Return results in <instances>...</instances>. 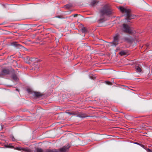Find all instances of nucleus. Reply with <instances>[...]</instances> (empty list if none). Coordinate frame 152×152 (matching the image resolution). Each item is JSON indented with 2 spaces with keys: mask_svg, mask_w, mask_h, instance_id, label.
I'll return each instance as SVG.
<instances>
[{
  "mask_svg": "<svg viewBox=\"0 0 152 152\" xmlns=\"http://www.w3.org/2000/svg\"><path fill=\"white\" fill-rule=\"evenodd\" d=\"M140 145L143 148H144L145 146H144L143 145L140 144Z\"/></svg>",
  "mask_w": 152,
  "mask_h": 152,
  "instance_id": "obj_21",
  "label": "nucleus"
},
{
  "mask_svg": "<svg viewBox=\"0 0 152 152\" xmlns=\"http://www.w3.org/2000/svg\"><path fill=\"white\" fill-rule=\"evenodd\" d=\"M12 77L13 79L17 81L18 80V77L15 74H14L13 75Z\"/></svg>",
  "mask_w": 152,
  "mask_h": 152,
  "instance_id": "obj_13",
  "label": "nucleus"
},
{
  "mask_svg": "<svg viewBox=\"0 0 152 152\" xmlns=\"http://www.w3.org/2000/svg\"><path fill=\"white\" fill-rule=\"evenodd\" d=\"M119 54L123 56L126 54V53L124 51H121L119 53Z\"/></svg>",
  "mask_w": 152,
  "mask_h": 152,
  "instance_id": "obj_14",
  "label": "nucleus"
},
{
  "mask_svg": "<svg viewBox=\"0 0 152 152\" xmlns=\"http://www.w3.org/2000/svg\"><path fill=\"white\" fill-rule=\"evenodd\" d=\"M70 147V145L68 144L58 150L55 149H45V152H68V149Z\"/></svg>",
  "mask_w": 152,
  "mask_h": 152,
  "instance_id": "obj_3",
  "label": "nucleus"
},
{
  "mask_svg": "<svg viewBox=\"0 0 152 152\" xmlns=\"http://www.w3.org/2000/svg\"><path fill=\"white\" fill-rule=\"evenodd\" d=\"M135 69L137 71V72H140L141 71V69L140 67L138 66L135 67Z\"/></svg>",
  "mask_w": 152,
  "mask_h": 152,
  "instance_id": "obj_12",
  "label": "nucleus"
},
{
  "mask_svg": "<svg viewBox=\"0 0 152 152\" xmlns=\"http://www.w3.org/2000/svg\"><path fill=\"white\" fill-rule=\"evenodd\" d=\"M6 147H7V148H9V146H6Z\"/></svg>",
  "mask_w": 152,
  "mask_h": 152,
  "instance_id": "obj_25",
  "label": "nucleus"
},
{
  "mask_svg": "<svg viewBox=\"0 0 152 152\" xmlns=\"http://www.w3.org/2000/svg\"><path fill=\"white\" fill-rule=\"evenodd\" d=\"M122 30L124 32L129 34L133 33V31L126 24H124L123 25Z\"/></svg>",
  "mask_w": 152,
  "mask_h": 152,
  "instance_id": "obj_5",
  "label": "nucleus"
},
{
  "mask_svg": "<svg viewBox=\"0 0 152 152\" xmlns=\"http://www.w3.org/2000/svg\"><path fill=\"white\" fill-rule=\"evenodd\" d=\"M77 116L80 118H83L86 117V115L85 114L83 113H80L77 114Z\"/></svg>",
  "mask_w": 152,
  "mask_h": 152,
  "instance_id": "obj_10",
  "label": "nucleus"
},
{
  "mask_svg": "<svg viewBox=\"0 0 152 152\" xmlns=\"http://www.w3.org/2000/svg\"><path fill=\"white\" fill-rule=\"evenodd\" d=\"M66 7L67 8H69L70 7V5L69 4H66L65 5Z\"/></svg>",
  "mask_w": 152,
  "mask_h": 152,
  "instance_id": "obj_19",
  "label": "nucleus"
},
{
  "mask_svg": "<svg viewBox=\"0 0 152 152\" xmlns=\"http://www.w3.org/2000/svg\"><path fill=\"white\" fill-rule=\"evenodd\" d=\"M76 15H77L76 14H75V15H74V17H75V16H76Z\"/></svg>",
  "mask_w": 152,
  "mask_h": 152,
  "instance_id": "obj_28",
  "label": "nucleus"
},
{
  "mask_svg": "<svg viewBox=\"0 0 152 152\" xmlns=\"http://www.w3.org/2000/svg\"><path fill=\"white\" fill-rule=\"evenodd\" d=\"M113 13L108 5H105L100 11V18L99 20V23L104 22L106 15H109Z\"/></svg>",
  "mask_w": 152,
  "mask_h": 152,
  "instance_id": "obj_1",
  "label": "nucleus"
},
{
  "mask_svg": "<svg viewBox=\"0 0 152 152\" xmlns=\"http://www.w3.org/2000/svg\"><path fill=\"white\" fill-rule=\"evenodd\" d=\"M148 151H150V150L149 149H148Z\"/></svg>",
  "mask_w": 152,
  "mask_h": 152,
  "instance_id": "obj_27",
  "label": "nucleus"
},
{
  "mask_svg": "<svg viewBox=\"0 0 152 152\" xmlns=\"http://www.w3.org/2000/svg\"><path fill=\"white\" fill-rule=\"evenodd\" d=\"M34 94L35 96H39L41 95V94L40 93L37 92H35Z\"/></svg>",
  "mask_w": 152,
  "mask_h": 152,
  "instance_id": "obj_16",
  "label": "nucleus"
},
{
  "mask_svg": "<svg viewBox=\"0 0 152 152\" xmlns=\"http://www.w3.org/2000/svg\"><path fill=\"white\" fill-rule=\"evenodd\" d=\"M11 46H14L17 48H20L22 46L20 44H18L16 42H13L11 44Z\"/></svg>",
  "mask_w": 152,
  "mask_h": 152,
  "instance_id": "obj_8",
  "label": "nucleus"
},
{
  "mask_svg": "<svg viewBox=\"0 0 152 152\" xmlns=\"http://www.w3.org/2000/svg\"><path fill=\"white\" fill-rule=\"evenodd\" d=\"M81 30L83 33H85L86 32V28L84 27H83L81 28Z\"/></svg>",
  "mask_w": 152,
  "mask_h": 152,
  "instance_id": "obj_15",
  "label": "nucleus"
},
{
  "mask_svg": "<svg viewBox=\"0 0 152 152\" xmlns=\"http://www.w3.org/2000/svg\"><path fill=\"white\" fill-rule=\"evenodd\" d=\"M106 83L109 85L111 84V83L109 81H106Z\"/></svg>",
  "mask_w": 152,
  "mask_h": 152,
  "instance_id": "obj_20",
  "label": "nucleus"
},
{
  "mask_svg": "<svg viewBox=\"0 0 152 152\" xmlns=\"http://www.w3.org/2000/svg\"><path fill=\"white\" fill-rule=\"evenodd\" d=\"M125 39L126 40H127V41L128 42H129V39L128 38H126Z\"/></svg>",
  "mask_w": 152,
  "mask_h": 152,
  "instance_id": "obj_22",
  "label": "nucleus"
},
{
  "mask_svg": "<svg viewBox=\"0 0 152 152\" xmlns=\"http://www.w3.org/2000/svg\"><path fill=\"white\" fill-rule=\"evenodd\" d=\"M118 9L121 12L126 13V18L125 19L128 21L129 22V20L134 18L135 16L130 14L131 10L130 9L123 7H118Z\"/></svg>",
  "mask_w": 152,
  "mask_h": 152,
  "instance_id": "obj_2",
  "label": "nucleus"
},
{
  "mask_svg": "<svg viewBox=\"0 0 152 152\" xmlns=\"http://www.w3.org/2000/svg\"><path fill=\"white\" fill-rule=\"evenodd\" d=\"M144 3L145 4V5L146 6V7H149V6L148 4H147L145 2H144Z\"/></svg>",
  "mask_w": 152,
  "mask_h": 152,
  "instance_id": "obj_18",
  "label": "nucleus"
},
{
  "mask_svg": "<svg viewBox=\"0 0 152 152\" xmlns=\"http://www.w3.org/2000/svg\"><path fill=\"white\" fill-rule=\"evenodd\" d=\"M57 17L58 18H60V17L59 16H57L56 17Z\"/></svg>",
  "mask_w": 152,
  "mask_h": 152,
  "instance_id": "obj_26",
  "label": "nucleus"
},
{
  "mask_svg": "<svg viewBox=\"0 0 152 152\" xmlns=\"http://www.w3.org/2000/svg\"><path fill=\"white\" fill-rule=\"evenodd\" d=\"M98 2V0H92L90 4L92 6H94L96 5Z\"/></svg>",
  "mask_w": 152,
  "mask_h": 152,
  "instance_id": "obj_9",
  "label": "nucleus"
},
{
  "mask_svg": "<svg viewBox=\"0 0 152 152\" xmlns=\"http://www.w3.org/2000/svg\"><path fill=\"white\" fill-rule=\"evenodd\" d=\"M135 143L136 144H137V145H140V144H139V143H137V142H136V143Z\"/></svg>",
  "mask_w": 152,
  "mask_h": 152,
  "instance_id": "obj_24",
  "label": "nucleus"
},
{
  "mask_svg": "<svg viewBox=\"0 0 152 152\" xmlns=\"http://www.w3.org/2000/svg\"><path fill=\"white\" fill-rule=\"evenodd\" d=\"M67 113H68L70 115H72V114L71 113H70V112H67Z\"/></svg>",
  "mask_w": 152,
  "mask_h": 152,
  "instance_id": "obj_23",
  "label": "nucleus"
},
{
  "mask_svg": "<svg viewBox=\"0 0 152 152\" xmlns=\"http://www.w3.org/2000/svg\"><path fill=\"white\" fill-rule=\"evenodd\" d=\"M120 36L118 34H116L113 37V42H109L110 45L111 46H116L118 44Z\"/></svg>",
  "mask_w": 152,
  "mask_h": 152,
  "instance_id": "obj_4",
  "label": "nucleus"
},
{
  "mask_svg": "<svg viewBox=\"0 0 152 152\" xmlns=\"http://www.w3.org/2000/svg\"><path fill=\"white\" fill-rule=\"evenodd\" d=\"M15 149L19 151H21L23 152H32V151L31 149L27 148H23L18 147Z\"/></svg>",
  "mask_w": 152,
  "mask_h": 152,
  "instance_id": "obj_7",
  "label": "nucleus"
},
{
  "mask_svg": "<svg viewBox=\"0 0 152 152\" xmlns=\"http://www.w3.org/2000/svg\"><path fill=\"white\" fill-rule=\"evenodd\" d=\"M10 137L12 139L13 141H15V139L13 135H11Z\"/></svg>",
  "mask_w": 152,
  "mask_h": 152,
  "instance_id": "obj_17",
  "label": "nucleus"
},
{
  "mask_svg": "<svg viewBox=\"0 0 152 152\" xmlns=\"http://www.w3.org/2000/svg\"><path fill=\"white\" fill-rule=\"evenodd\" d=\"M35 151L37 152H45V150H44L41 148H37L36 149L35 152Z\"/></svg>",
  "mask_w": 152,
  "mask_h": 152,
  "instance_id": "obj_11",
  "label": "nucleus"
},
{
  "mask_svg": "<svg viewBox=\"0 0 152 152\" xmlns=\"http://www.w3.org/2000/svg\"><path fill=\"white\" fill-rule=\"evenodd\" d=\"M10 71L9 69H3L0 73V76L3 77L4 76L6 75L10 74Z\"/></svg>",
  "mask_w": 152,
  "mask_h": 152,
  "instance_id": "obj_6",
  "label": "nucleus"
},
{
  "mask_svg": "<svg viewBox=\"0 0 152 152\" xmlns=\"http://www.w3.org/2000/svg\"><path fill=\"white\" fill-rule=\"evenodd\" d=\"M145 10H147L146 9H145Z\"/></svg>",
  "mask_w": 152,
  "mask_h": 152,
  "instance_id": "obj_29",
  "label": "nucleus"
}]
</instances>
